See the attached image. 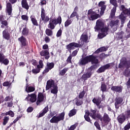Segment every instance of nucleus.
Segmentation results:
<instances>
[{
	"label": "nucleus",
	"mask_w": 130,
	"mask_h": 130,
	"mask_svg": "<svg viewBox=\"0 0 130 130\" xmlns=\"http://www.w3.org/2000/svg\"><path fill=\"white\" fill-rule=\"evenodd\" d=\"M62 21V19H61V16H59L57 19L53 18L50 21L49 23L48 24V27L49 28H47L45 30V33L47 36L51 37L53 35V31L52 30L55 29V26L56 25H60L61 24V22Z\"/></svg>",
	"instance_id": "nucleus-1"
},
{
	"label": "nucleus",
	"mask_w": 130,
	"mask_h": 130,
	"mask_svg": "<svg viewBox=\"0 0 130 130\" xmlns=\"http://www.w3.org/2000/svg\"><path fill=\"white\" fill-rule=\"evenodd\" d=\"M88 62H91L92 64H97L99 62V60L97 59V56L94 55H89L84 57L81 58L79 62V66H86Z\"/></svg>",
	"instance_id": "nucleus-2"
},
{
	"label": "nucleus",
	"mask_w": 130,
	"mask_h": 130,
	"mask_svg": "<svg viewBox=\"0 0 130 130\" xmlns=\"http://www.w3.org/2000/svg\"><path fill=\"white\" fill-rule=\"evenodd\" d=\"M64 115H66V113L64 112H63L59 114L58 116H54L50 120V122H51V123H58L59 121L64 120Z\"/></svg>",
	"instance_id": "nucleus-3"
},
{
	"label": "nucleus",
	"mask_w": 130,
	"mask_h": 130,
	"mask_svg": "<svg viewBox=\"0 0 130 130\" xmlns=\"http://www.w3.org/2000/svg\"><path fill=\"white\" fill-rule=\"evenodd\" d=\"M83 45H84V43H81V44L80 41H78V43L76 42H72L66 45V49H68L70 52H71L72 50H74L75 48H78V47H82Z\"/></svg>",
	"instance_id": "nucleus-4"
},
{
	"label": "nucleus",
	"mask_w": 130,
	"mask_h": 130,
	"mask_svg": "<svg viewBox=\"0 0 130 130\" xmlns=\"http://www.w3.org/2000/svg\"><path fill=\"white\" fill-rule=\"evenodd\" d=\"M87 17L89 21H94V20H97L98 18H100V15L93 11V10L90 9L87 13Z\"/></svg>",
	"instance_id": "nucleus-5"
},
{
	"label": "nucleus",
	"mask_w": 130,
	"mask_h": 130,
	"mask_svg": "<svg viewBox=\"0 0 130 130\" xmlns=\"http://www.w3.org/2000/svg\"><path fill=\"white\" fill-rule=\"evenodd\" d=\"M110 3L114 6V7L112 8V9L111 11L110 15V18L111 19H113L114 17H115V13H116V8L117 7H118V5H117V1L116 0H110Z\"/></svg>",
	"instance_id": "nucleus-6"
},
{
	"label": "nucleus",
	"mask_w": 130,
	"mask_h": 130,
	"mask_svg": "<svg viewBox=\"0 0 130 130\" xmlns=\"http://www.w3.org/2000/svg\"><path fill=\"white\" fill-rule=\"evenodd\" d=\"M10 3H8L6 4V12L8 14L9 16H11L12 15V13L13 12V7L12 5H14V4H16L17 3V0H9Z\"/></svg>",
	"instance_id": "nucleus-7"
},
{
	"label": "nucleus",
	"mask_w": 130,
	"mask_h": 130,
	"mask_svg": "<svg viewBox=\"0 0 130 130\" xmlns=\"http://www.w3.org/2000/svg\"><path fill=\"white\" fill-rule=\"evenodd\" d=\"M105 26V22L102 19H98L96 22L95 26L94 27V31H100V29L103 28Z\"/></svg>",
	"instance_id": "nucleus-8"
},
{
	"label": "nucleus",
	"mask_w": 130,
	"mask_h": 130,
	"mask_svg": "<svg viewBox=\"0 0 130 130\" xmlns=\"http://www.w3.org/2000/svg\"><path fill=\"white\" fill-rule=\"evenodd\" d=\"M41 18L42 21H43L44 24L49 22V16H46V14L45 13V10H44L43 7H42L41 8Z\"/></svg>",
	"instance_id": "nucleus-9"
},
{
	"label": "nucleus",
	"mask_w": 130,
	"mask_h": 130,
	"mask_svg": "<svg viewBox=\"0 0 130 130\" xmlns=\"http://www.w3.org/2000/svg\"><path fill=\"white\" fill-rule=\"evenodd\" d=\"M115 108L116 109H119V107L123 102V98L121 96H117L115 100Z\"/></svg>",
	"instance_id": "nucleus-10"
},
{
	"label": "nucleus",
	"mask_w": 130,
	"mask_h": 130,
	"mask_svg": "<svg viewBox=\"0 0 130 130\" xmlns=\"http://www.w3.org/2000/svg\"><path fill=\"white\" fill-rule=\"evenodd\" d=\"M18 40L20 43V46L21 48L26 47L28 46V41H27V39H26L24 36H21L18 39Z\"/></svg>",
	"instance_id": "nucleus-11"
},
{
	"label": "nucleus",
	"mask_w": 130,
	"mask_h": 130,
	"mask_svg": "<svg viewBox=\"0 0 130 130\" xmlns=\"http://www.w3.org/2000/svg\"><path fill=\"white\" fill-rule=\"evenodd\" d=\"M54 63L53 62H47L44 70L43 72V75H45V74H47L49 72V71L52 70L53 68H54Z\"/></svg>",
	"instance_id": "nucleus-12"
},
{
	"label": "nucleus",
	"mask_w": 130,
	"mask_h": 130,
	"mask_svg": "<svg viewBox=\"0 0 130 130\" xmlns=\"http://www.w3.org/2000/svg\"><path fill=\"white\" fill-rule=\"evenodd\" d=\"M0 22L1 24V28L3 29H4L5 27H6V28L9 27V23L7 20H5V15L3 14H1L0 15Z\"/></svg>",
	"instance_id": "nucleus-13"
},
{
	"label": "nucleus",
	"mask_w": 130,
	"mask_h": 130,
	"mask_svg": "<svg viewBox=\"0 0 130 130\" xmlns=\"http://www.w3.org/2000/svg\"><path fill=\"white\" fill-rule=\"evenodd\" d=\"M126 15H128V13L126 10V9H125L122 11L119 16L122 24H124V22H125V20H126Z\"/></svg>",
	"instance_id": "nucleus-14"
},
{
	"label": "nucleus",
	"mask_w": 130,
	"mask_h": 130,
	"mask_svg": "<svg viewBox=\"0 0 130 130\" xmlns=\"http://www.w3.org/2000/svg\"><path fill=\"white\" fill-rule=\"evenodd\" d=\"M110 26L111 28L114 29V31H116L117 28H118V26H119V20H111L110 22Z\"/></svg>",
	"instance_id": "nucleus-15"
},
{
	"label": "nucleus",
	"mask_w": 130,
	"mask_h": 130,
	"mask_svg": "<svg viewBox=\"0 0 130 130\" xmlns=\"http://www.w3.org/2000/svg\"><path fill=\"white\" fill-rule=\"evenodd\" d=\"M102 121L104 122L105 125H107L111 121V118H110V117H109L107 113H105L102 117Z\"/></svg>",
	"instance_id": "nucleus-16"
},
{
	"label": "nucleus",
	"mask_w": 130,
	"mask_h": 130,
	"mask_svg": "<svg viewBox=\"0 0 130 130\" xmlns=\"http://www.w3.org/2000/svg\"><path fill=\"white\" fill-rule=\"evenodd\" d=\"M41 56H45V59H49L50 55L48 50H43L40 52Z\"/></svg>",
	"instance_id": "nucleus-17"
},
{
	"label": "nucleus",
	"mask_w": 130,
	"mask_h": 130,
	"mask_svg": "<svg viewBox=\"0 0 130 130\" xmlns=\"http://www.w3.org/2000/svg\"><path fill=\"white\" fill-rule=\"evenodd\" d=\"M92 71H88L86 73H84L81 76V79L84 81H87L88 79H90L92 77Z\"/></svg>",
	"instance_id": "nucleus-18"
},
{
	"label": "nucleus",
	"mask_w": 130,
	"mask_h": 130,
	"mask_svg": "<svg viewBox=\"0 0 130 130\" xmlns=\"http://www.w3.org/2000/svg\"><path fill=\"white\" fill-rule=\"evenodd\" d=\"M99 7H101L100 15L102 16V15L104 14L105 10H106V5H105V2L103 1H101L99 3Z\"/></svg>",
	"instance_id": "nucleus-19"
},
{
	"label": "nucleus",
	"mask_w": 130,
	"mask_h": 130,
	"mask_svg": "<svg viewBox=\"0 0 130 130\" xmlns=\"http://www.w3.org/2000/svg\"><path fill=\"white\" fill-rule=\"evenodd\" d=\"M44 101V94L42 92H39L38 94V100L36 102L37 105H39L41 102Z\"/></svg>",
	"instance_id": "nucleus-20"
},
{
	"label": "nucleus",
	"mask_w": 130,
	"mask_h": 130,
	"mask_svg": "<svg viewBox=\"0 0 130 130\" xmlns=\"http://www.w3.org/2000/svg\"><path fill=\"white\" fill-rule=\"evenodd\" d=\"M54 86H57L54 83V80L52 79L49 80L47 82V85L46 86V90H49L50 88H52V87H54Z\"/></svg>",
	"instance_id": "nucleus-21"
},
{
	"label": "nucleus",
	"mask_w": 130,
	"mask_h": 130,
	"mask_svg": "<svg viewBox=\"0 0 130 130\" xmlns=\"http://www.w3.org/2000/svg\"><path fill=\"white\" fill-rule=\"evenodd\" d=\"M111 91L116 92V93H121L122 92V86H113L111 88Z\"/></svg>",
	"instance_id": "nucleus-22"
},
{
	"label": "nucleus",
	"mask_w": 130,
	"mask_h": 130,
	"mask_svg": "<svg viewBox=\"0 0 130 130\" xmlns=\"http://www.w3.org/2000/svg\"><path fill=\"white\" fill-rule=\"evenodd\" d=\"M117 119L119 123H120V124H122V123H123V122L125 121L126 118L125 117V115L122 114L118 116Z\"/></svg>",
	"instance_id": "nucleus-23"
},
{
	"label": "nucleus",
	"mask_w": 130,
	"mask_h": 130,
	"mask_svg": "<svg viewBox=\"0 0 130 130\" xmlns=\"http://www.w3.org/2000/svg\"><path fill=\"white\" fill-rule=\"evenodd\" d=\"M3 37L6 40H10L11 38V35L9 31H7V29H5L4 30H3Z\"/></svg>",
	"instance_id": "nucleus-24"
},
{
	"label": "nucleus",
	"mask_w": 130,
	"mask_h": 130,
	"mask_svg": "<svg viewBox=\"0 0 130 130\" xmlns=\"http://www.w3.org/2000/svg\"><path fill=\"white\" fill-rule=\"evenodd\" d=\"M48 106H47L45 107V108L42 110V112L39 113V115L37 116L38 118H40V117H42V116H44L45 115L46 113H47L48 112Z\"/></svg>",
	"instance_id": "nucleus-25"
},
{
	"label": "nucleus",
	"mask_w": 130,
	"mask_h": 130,
	"mask_svg": "<svg viewBox=\"0 0 130 130\" xmlns=\"http://www.w3.org/2000/svg\"><path fill=\"white\" fill-rule=\"evenodd\" d=\"M28 97H30L29 99V101L31 102V103H34V102H36L37 100V95L36 93H31L30 94H28Z\"/></svg>",
	"instance_id": "nucleus-26"
},
{
	"label": "nucleus",
	"mask_w": 130,
	"mask_h": 130,
	"mask_svg": "<svg viewBox=\"0 0 130 130\" xmlns=\"http://www.w3.org/2000/svg\"><path fill=\"white\" fill-rule=\"evenodd\" d=\"M92 101L95 105H99V104H101V103L102 102V99H101V97L100 96H98L94 98Z\"/></svg>",
	"instance_id": "nucleus-27"
},
{
	"label": "nucleus",
	"mask_w": 130,
	"mask_h": 130,
	"mask_svg": "<svg viewBox=\"0 0 130 130\" xmlns=\"http://www.w3.org/2000/svg\"><path fill=\"white\" fill-rule=\"evenodd\" d=\"M21 6L22 8L28 11L29 10V4L27 2V0H22L21 1Z\"/></svg>",
	"instance_id": "nucleus-28"
},
{
	"label": "nucleus",
	"mask_w": 130,
	"mask_h": 130,
	"mask_svg": "<svg viewBox=\"0 0 130 130\" xmlns=\"http://www.w3.org/2000/svg\"><path fill=\"white\" fill-rule=\"evenodd\" d=\"M74 101H75V104L77 106H81V105H83V103H84L83 100L78 97L76 98Z\"/></svg>",
	"instance_id": "nucleus-29"
},
{
	"label": "nucleus",
	"mask_w": 130,
	"mask_h": 130,
	"mask_svg": "<svg viewBox=\"0 0 130 130\" xmlns=\"http://www.w3.org/2000/svg\"><path fill=\"white\" fill-rule=\"evenodd\" d=\"M127 61L126 58H122L121 59V62L119 63L118 66L119 69H121L122 68H123V67H125Z\"/></svg>",
	"instance_id": "nucleus-30"
},
{
	"label": "nucleus",
	"mask_w": 130,
	"mask_h": 130,
	"mask_svg": "<svg viewBox=\"0 0 130 130\" xmlns=\"http://www.w3.org/2000/svg\"><path fill=\"white\" fill-rule=\"evenodd\" d=\"M80 40L81 41V42H83V45L84 43H86V42H88V35H81L80 37Z\"/></svg>",
	"instance_id": "nucleus-31"
},
{
	"label": "nucleus",
	"mask_w": 130,
	"mask_h": 130,
	"mask_svg": "<svg viewBox=\"0 0 130 130\" xmlns=\"http://www.w3.org/2000/svg\"><path fill=\"white\" fill-rule=\"evenodd\" d=\"M100 31H101L102 33H104L107 35V34H108V31H109V26H104L100 29Z\"/></svg>",
	"instance_id": "nucleus-32"
},
{
	"label": "nucleus",
	"mask_w": 130,
	"mask_h": 130,
	"mask_svg": "<svg viewBox=\"0 0 130 130\" xmlns=\"http://www.w3.org/2000/svg\"><path fill=\"white\" fill-rule=\"evenodd\" d=\"M97 112V109L94 110L90 109V117H92L93 119H96V113Z\"/></svg>",
	"instance_id": "nucleus-33"
},
{
	"label": "nucleus",
	"mask_w": 130,
	"mask_h": 130,
	"mask_svg": "<svg viewBox=\"0 0 130 130\" xmlns=\"http://www.w3.org/2000/svg\"><path fill=\"white\" fill-rule=\"evenodd\" d=\"M22 35L23 36H28L29 35V29L27 27H25L22 30Z\"/></svg>",
	"instance_id": "nucleus-34"
},
{
	"label": "nucleus",
	"mask_w": 130,
	"mask_h": 130,
	"mask_svg": "<svg viewBox=\"0 0 130 130\" xmlns=\"http://www.w3.org/2000/svg\"><path fill=\"white\" fill-rule=\"evenodd\" d=\"M30 18L34 26H38V22H37V19H36V17H35V16L31 15Z\"/></svg>",
	"instance_id": "nucleus-35"
},
{
	"label": "nucleus",
	"mask_w": 130,
	"mask_h": 130,
	"mask_svg": "<svg viewBox=\"0 0 130 130\" xmlns=\"http://www.w3.org/2000/svg\"><path fill=\"white\" fill-rule=\"evenodd\" d=\"M123 35H124V32L120 31L117 33V40H120L123 38Z\"/></svg>",
	"instance_id": "nucleus-36"
},
{
	"label": "nucleus",
	"mask_w": 130,
	"mask_h": 130,
	"mask_svg": "<svg viewBox=\"0 0 130 130\" xmlns=\"http://www.w3.org/2000/svg\"><path fill=\"white\" fill-rule=\"evenodd\" d=\"M101 90L103 93H104V92H107V85H106L105 83H102Z\"/></svg>",
	"instance_id": "nucleus-37"
},
{
	"label": "nucleus",
	"mask_w": 130,
	"mask_h": 130,
	"mask_svg": "<svg viewBox=\"0 0 130 130\" xmlns=\"http://www.w3.org/2000/svg\"><path fill=\"white\" fill-rule=\"evenodd\" d=\"M69 68H64V69H63L62 70H61L59 72V76H64V75H66L67 72H68L69 71Z\"/></svg>",
	"instance_id": "nucleus-38"
},
{
	"label": "nucleus",
	"mask_w": 130,
	"mask_h": 130,
	"mask_svg": "<svg viewBox=\"0 0 130 130\" xmlns=\"http://www.w3.org/2000/svg\"><path fill=\"white\" fill-rule=\"evenodd\" d=\"M77 114V110L73 109L70 111L68 115L69 117H72V116H74V115H76Z\"/></svg>",
	"instance_id": "nucleus-39"
},
{
	"label": "nucleus",
	"mask_w": 130,
	"mask_h": 130,
	"mask_svg": "<svg viewBox=\"0 0 130 130\" xmlns=\"http://www.w3.org/2000/svg\"><path fill=\"white\" fill-rule=\"evenodd\" d=\"M85 94H86V91L83 90V91L79 92V94L78 95L77 98L80 99H84V97H85Z\"/></svg>",
	"instance_id": "nucleus-40"
},
{
	"label": "nucleus",
	"mask_w": 130,
	"mask_h": 130,
	"mask_svg": "<svg viewBox=\"0 0 130 130\" xmlns=\"http://www.w3.org/2000/svg\"><path fill=\"white\" fill-rule=\"evenodd\" d=\"M26 91L27 93H30L31 92H34L35 91V88L32 86H26Z\"/></svg>",
	"instance_id": "nucleus-41"
},
{
	"label": "nucleus",
	"mask_w": 130,
	"mask_h": 130,
	"mask_svg": "<svg viewBox=\"0 0 130 130\" xmlns=\"http://www.w3.org/2000/svg\"><path fill=\"white\" fill-rule=\"evenodd\" d=\"M73 23V20L70 19L69 17H68V19L67 20V21L64 23V26L65 27H69L71 24Z\"/></svg>",
	"instance_id": "nucleus-42"
},
{
	"label": "nucleus",
	"mask_w": 130,
	"mask_h": 130,
	"mask_svg": "<svg viewBox=\"0 0 130 130\" xmlns=\"http://www.w3.org/2000/svg\"><path fill=\"white\" fill-rule=\"evenodd\" d=\"M123 75L125 76V77H129V75H130V70L128 69V68H126V69H125V70L124 71L123 73Z\"/></svg>",
	"instance_id": "nucleus-43"
},
{
	"label": "nucleus",
	"mask_w": 130,
	"mask_h": 130,
	"mask_svg": "<svg viewBox=\"0 0 130 130\" xmlns=\"http://www.w3.org/2000/svg\"><path fill=\"white\" fill-rule=\"evenodd\" d=\"M53 88V89L51 90V93H52V94H57V92H58L57 85L54 86Z\"/></svg>",
	"instance_id": "nucleus-44"
},
{
	"label": "nucleus",
	"mask_w": 130,
	"mask_h": 130,
	"mask_svg": "<svg viewBox=\"0 0 130 130\" xmlns=\"http://www.w3.org/2000/svg\"><path fill=\"white\" fill-rule=\"evenodd\" d=\"M5 115H10L11 117H14V116H15V113H14V112H13V111L10 110L9 111L5 113Z\"/></svg>",
	"instance_id": "nucleus-45"
},
{
	"label": "nucleus",
	"mask_w": 130,
	"mask_h": 130,
	"mask_svg": "<svg viewBox=\"0 0 130 130\" xmlns=\"http://www.w3.org/2000/svg\"><path fill=\"white\" fill-rule=\"evenodd\" d=\"M40 71L41 69L37 67V68L32 69L31 72L32 74H34V75H37V74H39V73H40Z\"/></svg>",
	"instance_id": "nucleus-46"
},
{
	"label": "nucleus",
	"mask_w": 130,
	"mask_h": 130,
	"mask_svg": "<svg viewBox=\"0 0 130 130\" xmlns=\"http://www.w3.org/2000/svg\"><path fill=\"white\" fill-rule=\"evenodd\" d=\"M43 67H44L43 61L42 60H40L39 64L37 66V68H38V69H43Z\"/></svg>",
	"instance_id": "nucleus-47"
},
{
	"label": "nucleus",
	"mask_w": 130,
	"mask_h": 130,
	"mask_svg": "<svg viewBox=\"0 0 130 130\" xmlns=\"http://www.w3.org/2000/svg\"><path fill=\"white\" fill-rule=\"evenodd\" d=\"M9 120H10V118L8 116H6L4 117L3 119V125H6L9 122Z\"/></svg>",
	"instance_id": "nucleus-48"
},
{
	"label": "nucleus",
	"mask_w": 130,
	"mask_h": 130,
	"mask_svg": "<svg viewBox=\"0 0 130 130\" xmlns=\"http://www.w3.org/2000/svg\"><path fill=\"white\" fill-rule=\"evenodd\" d=\"M21 19L23 21H25V22H28L29 20V17H28V15H22L21 16Z\"/></svg>",
	"instance_id": "nucleus-49"
},
{
	"label": "nucleus",
	"mask_w": 130,
	"mask_h": 130,
	"mask_svg": "<svg viewBox=\"0 0 130 130\" xmlns=\"http://www.w3.org/2000/svg\"><path fill=\"white\" fill-rule=\"evenodd\" d=\"M106 34H104V32H101L98 34V37L99 39H102V38H104L106 36Z\"/></svg>",
	"instance_id": "nucleus-50"
},
{
	"label": "nucleus",
	"mask_w": 130,
	"mask_h": 130,
	"mask_svg": "<svg viewBox=\"0 0 130 130\" xmlns=\"http://www.w3.org/2000/svg\"><path fill=\"white\" fill-rule=\"evenodd\" d=\"M2 63H4L5 66H8L9 63H10V60H9V59L5 58L3 60V61L1 62Z\"/></svg>",
	"instance_id": "nucleus-51"
},
{
	"label": "nucleus",
	"mask_w": 130,
	"mask_h": 130,
	"mask_svg": "<svg viewBox=\"0 0 130 130\" xmlns=\"http://www.w3.org/2000/svg\"><path fill=\"white\" fill-rule=\"evenodd\" d=\"M104 72H105V69L103 66L101 67L97 70V73L99 74H101V73H104Z\"/></svg>",
	"instance_id": "nucleus-52"
},
{
	"label": "nucleus",
	"mask_w": 130,
	"mask_h": 130,
	"mask_svg": "<svg viewBox=\"0 0 130 130\" xmlns=\"http://www.w3.org/2000/svg\"><path fill=\"white\" fill-rule=\"evenodd\" d=\"M78 51H79V49L73 51L71 54H70L72 57L76 56L78 54Z\"/></svg>",
	"instance_id": "nucleus-53"
},
{
	"label": "nucleus",
	"mask_w": 130,
	"mask_h": 130,
	"mask_svg": "<svg viewBox=\"0 0 130 130\" xmlns=\"http://www.w3.org/2000/svg\"><path fill=\"white\" fill-rule=\"evenodd\" d=\"M84 117L86 121H87V122H89L90 123H92V121L89 116H84Z\"/></svg>",
	"instance_id": "nucleus-54"
},
{
	"label": "nucleus",
	"mask_w": 130,
	"mask_h": 130,
	"mask_svg": "<svg viewBox=\"0 0 130 130\" xmlns=\"http://www.w3.org/2000/svg\"><path fill=\"white\" fill-rule=\"evenodd\" d=\"M6 58V56L3 53H0V63Z\"/></svg>",
	"instance_id": "nucleus-55"
},
{
	"label": "nucleus",
	"mask_w": 130,
	"mask_h": 130,
	"mask_svg": "<svg viewBox=\"0 0 130 130\" xmlns=\"http://www.w3.org/2000/svg\"><path fill=\"white\" fill-rule=\"evenodd\" d=\"M3 86L4 87H10L11 83L9 82V81H5L3 83Z\"/></svg>",
	"instance_id": "nucleus-56"
},
{
	"label": "nucleus",
	"mask_w": 130,
	"mask_h": 130,
	"mask_svg": "<svg viewBox=\"0 0 130 130\" xmlns=\"http://www.w3.org/2000/svg\"><path fill=\"white\" fill-rule=\"evenodd\" d=\"M62 34V30H61V28H60L57 32L56 37H60Z\"/></svg>",
	"instance_id": "nucleus-57"
},
{
	"label": "nucleus",
	"mask_w": 130,
	"mask_h": 130,
	"mask_svg": "<svg viewBox=\"0 0 130 130\" xmlns=\"http://www.w3.org/2000/svg\"><path fill=\"white\" fill-rule=\"evenodd\" d=\"M125 116H126L127 118H129V117H130V110H127L125 112Z\"/></svg>",
	"instance_id": "nucleus-58"
},
{
	"label": "nucleus",
	"mask_w": 130,
	"mask_h": 130,
	"mask_svg": "<svg viewBox=\"0 0 130 130\" xmlns=\"http://www.w3.org/2000/svg\"><path fill=\"white\" fill-rule=\"evenodd\" d=\"M72 56L70 55L68 57L67 59L66 60V61L68 63H72Z\"/></svg>",
	"instance_id": "nucleus-59"
},
{
	"label": "nucleus",
	"mask_w": 130,
	"mask_h": 130,
	"mask_svg": "<svg viewBox=\"0 0 130 130\" xmlns=\"http://www.w3.org/2000/svg\"><path fill=\"white\" fill-rule=\"evenodd\" d=\"M78 12H76V11H73V12L71 14L70 16V19H73V18H75V17L77 15Z\"/></svg>",
	"instance_id": "nucleus-60"
},
{
	"label": "nucleus",
	"mask_w": 130,
	"mask_h": 130,
	"mask_svg": "<svg viewBox=\"0 0 130 130\" xmlns=\"http://www.w3.org/2000/svg\"><path fill=\"white\" fill-rule=\"evenodd\" d=\"M94 125L98 129H101V127H100V124H99V123L98 122H95Z\"/></svg>",
	"instance_id": "nucleus-61"
},
{
	"label": "nucleus",
	"mask_w": 130,
	"mask_h": 130,
	"mask_svg": "<svg viewBox=\"0 0 130 130\" xmlns=\"http://www.w3.org/2000/svg\"><path fill=\"white\" fill-rule=\"evenodd\" d=\"M77 127V126L76 124H73L70 126V127L69 128V129L66 130H75V129Z\"/></svg>",
	"instance_id": "nucleus-62"
},
{
	"label": "nucleus",
	"mask_w": 130,
	"mask_h": 130,
	"mask_svg": "<svg viewBox=\"0 0 130 130\" xmlns=\"http://www.w3.org/2000/svg\"><path fill=\"white\" fill-rule=\"evenodd\" d=\"M125 67H126V69H129L130 68V60H127L126 62V64L125 65Z\"/></svg>",
	"instance_id": "nucleus-63"
},
{
	"label": "nucleus",
	"mask_w": 130,
	"mask_h": 130,
	"mask_svg": "<svg viewBox=\"0 0 130 130\" xmlns=\"http://www.w3.org/2000/svg\"><path fill=\"white\" fill-rule=\"evenodd\" d=\"M130 128V123H127L124 127V130H128Z\"/></svg>",
	"instance_id": "nucleus-64"
}]
</instances>
